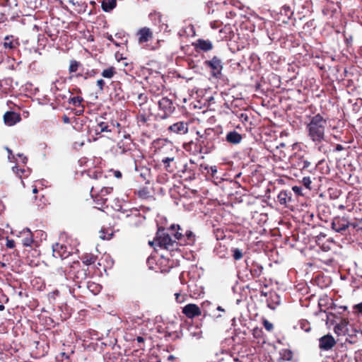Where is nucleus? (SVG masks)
<instances>
[{"label": "nucleus", "mask_w": 362, "mask_h": 362, "mask_svg": "<svg viewBox=\"0 0 362 362\" xmlns=\"http://www.w3.org/2000/svg\"><path fill=\"white\" fill-rule=\"evenodd\" d=\"M298 168L302 171H311V163L308 160H305L303 156L298 158L297 163Z\"/></svg>", "instance_id": "37"}, {"label": "nucleus", "mask_w": 362, "mask_h": 362, "mask_svg": "<svg viewBox=\"0 0 362 362\" xmlns=\"http://www.w3.org/2000/svg\"><path fill=\"white\" fill-rule=\"evenodd\" d=\"M112 187H103L98 192L102 197H107V195L112 193Z\"/></svg>", "instance_id": "52"}, {"label": "nucleus", "mask_w": 362, "mask_h": 362, "mask_svg": "<svg viewBox=\"0 0 362 362\" xmlns=\"http://www.w3.org/2000/svg\"><path fill=\"white\" fill-rule=\"evenodd\" d=\"M116 69L114 66H110L107 69H104L101 75L105 78H112L116 74Z\"/></svg>", "instance_id": "45"}, {"label": "nucleus", "mask_w": 362, "mask_h": 362, "mask_svg": "<svg viewBox=\"0 0 362 362\" xmlns=\"http://www.w3.org/2000/svg\"><path fill=\"white\" fill-rule=\"evenodd\" d=\"M158 108L163 113H158L157 117L165 119L168 118L175 111V107L173 105L172 100L167 97L162 98L158 102Z\"/></svg>", "instance_id": "10"}, {"label": "nucleus", "mask_w": 362, "mask_h": 362, "mask_svg": "<svg viewBox=\"0 0 362 362\" xmlns=\"http://www.w3.org/2000/svg\"><path fill=\"white\" fill-rule=\"evenodd\" d=\"M96 135L102 133H111L115 130V125L112 122H99L92 127Z\"/></svg>", "instance_id": "18"}, {"label": "nucleus", "mask_w": 362, "mask_h": 362, "mask_svg": "<svg viewBox=\"0 0 362 362\" xmlns=\"http://www.w3.org/2000/svg\"><path fill=\"white\" fill-rule=\"evenodd\" d=\"M291 13L290 9L288 8L284 7L281 11L280 13L277 14L278 18L276 20L281 21L284 23H287L289 20Z\"/></svg>", "instance_id": "39"}, {"label": "nucleus", "mask_w": 362, "mask_h": 362, "mask_svg": "<svg viewBox=\"0 0 362 362\" xmlns=\"http://www.w3.org/2000/svg\"><path fill=\"white\" fill-rule=\"evenodd\" d=\"M115 59L118 62L127 60V54L124 53V52H121L119 51H118V52H117L115 53Z\"/></svg>", "instance_id": "54"}, {"label": "nucleus", "mask_w": 362, "mask_h": 362, "mask_svg": "<svg viewBox=\"0 0 362 362\" xmlns=\"http://www.w3.org/2000/svg\"><path fill=\"white\" fill-rule=\"evenodd\" d=\"M66 276L72 279L76 286L81 288V284L84 283L87 278L90 276V271L88 267L81 264L79 261H74L66 270Z\"/></svg>", "instance_id": "4"}, {"label": "nucleus", "mask_w": 362, "mask_h": 362, "mask_svg": "<svg viewBox=\"0 0 362 362\" xmlns=\"http://www.w3.org/2000/svg\"><path fill=\"white\" fill-rule=\"evenodd\" d=\"M182 313L189 319H193L202 315L200 308L194 303H188L182 308Z\"/></svg>", "instance_id": "14"}, {"label": "nucleus", "mask_w": 362, "mask_h": 362, "mask_svg": "<svg viewBox=\"0 0 362 362\" xmlns=\"http://www.w3.org/2000/svg\"><path fill=\"white\" fill-rule=\"evenodd\" d=\"M140 44L148 42L153 37L152 30L147 27L139 29L136 33Z\"/></svg>", "instance_id": "25"}, {"label": "nucleus", "mask_w": 362, "mask_h": 362, "mask_svg": "<svg viewBox=\"0 0 362 362\" xmlns=\"http://www.w3.org/2000/svg\"><path fill=\"white\" fill-rule=\"evenodd\" d=\"M19 238H20L21 243L23 246L29 247L31 248L33 247V246L35 243V240L33 238V234L30 231V229L26 228V229L23 230L20 233Z\"/></svg>", "instance_id": "21"}, {"label": "nucleus", "mask_w": 362, "mask_h": 362, "mask_svg": "<svg viewBox=\"0 0 362 362\" xmlns=\"http://www.w3.org/2000/svg\"><path fill=\"white\" fill-rule=\"evenodd\" d=\"M84 70V67L81 62L75 59L70 60L69 66V73L70 74V78L83 77L84 79H87L88 77L93 76L90 71H87L85 72Z\"/></svg>", "instance_id": "8"}, {"label": "nucleus", "mask_w": 362, "mask_h": 362, "mask_svg": "<svg viewBox=\"0 0 362 362\" xmlns=\"http://www.w3.org/2000/svg\"><path fill=\"white\" fill-rule=\"evenodd\" d=\"M136 119L139 126H148L149 117L146 116L144 113H141L137 115Z\"/></svg>", "instance_id": "46"}, {"label": "nucleus", "mask_w": 362, "mask_h": 362, "mask_svg": "<svg viewBox=\"0 0 362 362\" xmlns=\"http://www.w3.org/2000/svg\"><path fill=\"white\" fill-rule=\"evenodd\" d=\"M327 309H330L333 310V312L327 313V318L328 320H332L331 317L338 318L337 315H343L346 311H347V307L345 305H338L335 303L333 300H331L329 305L327 307Z\"/></svg>", "instance_id": "13"}, {"label": "nucleus", "mask_w": 362, "mask_h": 362, "mask_svg": "<svg viewBox=\"0 0 362 362\" xmlns=\"http://www.w3.org/2000/svg\"><path fill=\"white\" fill-rule=\"evenodd\" d=\"M289 180L288 176L285 175L284 173H281V175L273 174V191L276 188V185H282L285 184L286 181L288 182Z\"/></svg>", "instance_id": "33"}, {"label": "nucleus", "mask_w": 362, "mask_h": 362, "mask_svg": "<svg viewBox=\"0 0 362 362\" xmlns=\"http://www.w3.org/2000/svg\"><path fill=\"white\" fill-rule=\"evenodd\" d=\"M179 35L181 37H194L195 35V30L193 25L189 23L185 25L180 31Z\"/></svg>", "instance_id": "34"}, {"label": "nucleus", "mask_w": 362, "mask_h": 362, "mask_svg": "<svg viewBox=\"0 0 362 362\" xmlns=\"http://www.w3.org/2000/svg\"><path fill=\"white\" fill-rule=\"evenodd\" d=\"M293 358V352L289 349H283L280 352V357L277 360V362H285L286 361H291Z\"/></svg>", "instance_id": "41"}, {"label": "nucleus", "mask_w": 362, "mask_h": 362, "mask_svg": "<svg viewBox=\"0 0 362 362\" xmlns=\"http://www.w3.org/2000/svg\"><path fill=\"white\" fill-rule=\"evenodd\" d=\"M263 325L265 327V329L267 330V331H271L272 330V323L269 322L266 319H264L263 320Z\"/></svg>", "instance_id": "63"}, {"label": "nucleus", "mask_w": 362, "mask_h": 362, "mask_svg": "<svg viewBox=\"0 0 362 362\" xmlns=\"http://www.w3.org/2000/svg\"><path fill=\"white\" fill-rule=\"evenodd\" d=\"M338 318L339 319V322H332V324L336 323V325L334 327V332L339 336V335H345L349 332L348 325H349V322L347 318H345L343 317H340Z\"/></svg>", "instance_id": "19"}, {"label": "nucleus", "mask_w": 362, "mask_h": 362, "mask_svg": "<svg viewBox=\"0 0 362 362\" xmlns=\"http://www.w3.org/2000/svg\"><path fill=\"white\" fill-rule=\"evenodd\" d=\"M197 139L201 146L204 154H208L215 148L214 141L217 139V134L214 129L207 128L203 133L197 132Z\"/></svg>", "instance_id": "6"}, {"label": "nucleus", "mask_w": 362, "mask_h": 362, "mask_svg": "<svg viewBox=\"0 0 362 362\" xmlns=\"http://www.w3.org/2000/svg\"><path fill=\"white\" fill-rule=\"evenodd\" d=\"M100 238L103 239V240H110L111 238V237L112 236V233H105L104 230H101L100 231Z\"/></svg>", "instance_id": "60"}, {"label": "nucleus", "mask_w": 362, "mask_h": 362, "mask_svg": "<svg viewBox=\"0 0 362 362\" xmlns=\"http://www.w3.org/2000/svg\"><path fill=\"white\" fill-rule=\"evenodd\" d=\"M253 337L257 339V343L261 345H264L267 343L264 333L261 328L256 327L252 331Z\"/></svg>", "instance_id": "32"}, {"label": "nucleus", "mask_w": 362, "mask_h": 362, "mask_svg": "<svg viewBox=\"0 0 362 362\" xmlns=\"http://www.w3.org/2000/svg\"><path fill=\"white\" fill-rule=\"evenodd\" d=\"M349 227V221L345 217H335L332 222V228L337 232L342 233Z\"/></svg>", "instance_id": "16"}, {"label": "nucleus", "mask_w": 362, "mask_h": 362, "mask_svg": "<svg viewBox=\"0 0 362 362\" xmlns=\"http://www.w3.org/2000/svg\"><path fill=\"white\" fill-rule=\"evenodd\" d=\"M160 162L163 164L165 170L169 173H173L176 168L177 161H168L165 159L160 160Z\"/></svg>", "instance_id": "42"}, {"label": "nucleus", "mask_w": 362, "mask_h": 362, "mask_svg": "<svg viewBox=\"0 0 362 362\" xmlns=\"http://www.w3.org/2000/svg\"><path fill=\"white\" fill-rule=\"evenodd\" d=\"M148 244L151 246H153L156 244V245L160 248L170 251L177 250V241L172 235L170 227L164 228L159 226L158 228L156 237L153 240L149 241Z\"/></svg>", "instance_id": "2"}, {"label": "nucleus", "mask_w": 362, "mask_h": 362, "mask_svg": "<svg viewBox=\"0 0 362 362\" xmlns=\"http://www.w3.org/2000/svg\"><path fill=\"white\" fill-rule=\"evenodd\" d=\"M355 362H362V350L359 349L354 353Z\"/></svg>", "instance_id": "58"}, {"label": "nucleus", "mask_w": 362, "mask_h": 362, "mask_svg": "<svg viewBox=\"0 0 362 362\" xmlns=\"http://www.w3.org/2000/svg\"><path fill=\"white\" fill-rule=\"evenodd\" d=\"M120 219H123L125 223L130 227H137L142 223L144 217L136 209L131 210L129 213H122L119 216Z\"/></svg>", "instance_id": "9"}, {"label": "nucleus", "mask_w": 362, "mask_h": 362, "mask_svg": "<svg viewBox=\"0 0 362 362\" xmlns=\"http://www.w3.org/2000/svg\"><path fill=\"white\" fill-rule=\"evenodd\" d=\"M105 85V82L103 79H98L97 81V86L99 88L100 91L103 90Z\"/></svg>", "instance_id": "62"}, {"label": "nucleus", "mask_w": 362, "mask_h": 362, "mask_svg": "<svg viewBox=\"0 0 362 362\" xmlns=\"http://www.w3.org/2000/svg\"><path fill=\"white\" fill-rule=\"evenodd\" d=\"M163 86L160 83L159 85L151 83L149 91L155 95H160L163 93Z\"/></svg>", "instance_id": "43"}, {"label": "nucleus", "mask_w": 362, "mask_h": 362, "mask_svg": "<svg viewBox=\"0 0 362 362\" xmlns=\"http://www.w3.org/2000/svg\"><path fill=\"white\" fill-rule=\"evenodd\" d=\"M288 168V164L287 160H273V174L274 175H281V173H284L285 170Z\"/></svg>", "instance_id": "28"}, {"label": "nucleus", "mask_w": 362, "mask_h": 362, "mask_svg": "<svg viewBox=\"0 0 362 362\" xmlns=\"http://www.w3.org/2000/svg\"><path fill=\"white\" fill-rule=\"evenodd\" d=\"M78 7V9L77 10L78 12L81 13V12H85L86 11V7H87V5L81 1H76V5Z\"/></svg>", "instance_id": "59"}, {"label": "nucleus", "mask_w": 362, "mask_h": 362, "mask_svg": "<svg viewBox=\"0 0 362 362\" xmlns=\"http://www.w3.org/2000/svg\"><path fill=\"white\" fill-rule=\"evenodd\" d=\"M205 64L211 69L214 76L217 77L221 74L223 66L221 61L217 57H214L211 60L206 61Z\"/></svg>", "instance_id": "22"}, {"label": "nucleus", "mask_w": 362, "mask_h": 362, "mask_svg": "<svg viewBox=\"0 0 362 362\" xmlns=\"http://www.w3.org/2000/svg\"><path fill=\"white\" fill-rule=\"evenodd\" d=\"M302 184L304 187H305L307 189H310L311 187L310 185L312 183L310 177H304L301 181Z\"/></svg>", "instance_id": "57"}, {"label": "nucleus", "mask_w": 362, "mask_h": 362, "mask_svg": "<svg viewBox=\"0 0 362 362\" xmlns=\"http://www.w3.org/2000/svg\"><path fill=\"white\" fill-rule=\"evenodd\" d=\"M199 170L202 173H206V176H211V177H214L217 173L216 166L209 167L206 165L202 164Z\"/></svg>", "instance_id": "38"}, {"label": "nucleus", "mask_w": 362, "mask_h": 362, "mask_svg": "<svg viewBox=\"0 0 362 362\" xmlns=\"http://www.w3.org/2000/svg\"><path fill=\"white\" fill-rule=\"evenodd\" d=\"M291 193L288 189H282L277 195V202L281 205H286L287 202L291 201Z\"/></svg>", "instance_id": "31"}, {"label": "nucleus", "mask_w": 362, "mask_h": 362, "mask_svg": "<svg viewBox=\"0 0 362 362\" xmlns=\"http://www.w3.org/2000/svg\"><path fill=\"white\" fill-rule=\"evenodd\" d=\"M170 230L178 245H193L196 241V236L189 230H185L180 225L172 224Z\"/></svg>", "instance_id": "5"}, {"label": "nucleus", "mask_w": 362, "mask_h": 362, "mask_svg": "<svg viewBox=\"0 0 362 362\" xmlns=\"http://www.w3.org/2000/svg\"><path fill=\"white\" fill-rule=\"evenodd\" d=\"M133 141L129 135L124 136V139L121 140L117 144L119 153L124 154L130 151L132 148Z\"/></svg>", "instance_id": "27"}, {"label": "nucleus", "mask_w": 362, "mask_h": 362, "mask_svg": "<svg viewBox=\"0 0 362 362\" xmlns=\"http://www.w3.org/2000/svg\"><path fill=\"white\" fill-rule=\"evenodd\" d=\"M13 171L15 174H16L20 178L27 177L29 175V170H25L24 168H19L18 165H16L13 167Z\"/></svg>", "instance_id": "44"}, {"label": "nucleus", "mask_w": 362, "mask_h": 362, "mask_svg": "<svg viewBox=\"0 0 362 362\" xmlns=\"http://www.w3.org/2000/svg\"><path fill=\"white\" fill-rule=\"evenodd\" d=\"M269 136H270V134L267 131L264 132L261 136L262 140L263 141L265 148H267V150H269V147H270Z\"/></svg>", "instance_id": "49"}, {"label": "nucleus", "mask_w": 362, "mask_h": 362, "mask_svg": "<svg viewBox=\"0 0 362 362\" xmlns=\"http://www.w3.org/2000/svg\"><path fill=\"white\" fill-rule=\"evenodd\" d=\"M117 4V0H103L102 1V8L105 12H110L114 9Z\"/></svg>", "instance_id": "40"}, {"label": "nucleus", "mask_w": 362, "mask_h": 362, "mask_svg": "<svg viewBox=\"0 0 362 362\" xmlns=\"http://www.w3.org/2000/svg\"><path fill=\"white\" fill-rule=\"evenodd\" d=\"M183 149L188 152L191 155L197 156L199 154H204L201 146L197 141V138L195 140H192L187 143H185L182 146Z\"/></svg>", "instance_id": "17"}, {"label": "nucleus", "mask_w": 362, "mask_h": 362, "mask_svg": "<svg viewBox=\"0 0 362 362\" xmlns=\"http://www.w3.org/2000/svg\"><path fill=\"white\" fill-rule=\"evenodd\" d=\"M190 122L188 121H178L168 127V132L170 134L185 135L189 131Z\"/></svg>", "instance_id": "11"}, {"label": "nucleus", "mask_w": 362, "mask_h": 362, "mask_svg": "<svg viewBox=\"0 0 362 362\" xmlns=\"http://www.w3.org/2000/svg\"><path fill=\"white\" fill-rule=\"evenodd\" d=\"M97 260V256L92 254H85L81 257V264H84L90 269L92 264H94Z\"/></svg>", "instance_id": "35"}, {"label": "nucleus", "mask_w": 362, "mask_h": 362, "mask_svg": "<svg viewBox=\"0 0 362 362\" xmlns=\"http://www.w3.org/2000/svg\"><path fill=\"white\" fill-rule=\"evenodd\" d=\"M157 155L160 160L175 161L177 158L178 153L173 143L165 140L162 145L158 147Z\"/></svg>", "instance_id": "7"}, {"label": "nucleus", "mask_w": 362, "mask_h": 362, "mask_svg": "<svg viewBox=\"0 0 362 362\" xmlns=\"http://www.w3.org/2000/svg\"><path fill=\"white\" fill-rule=\"evenodd\" d=\"M288 133L281 127L273 130V140L276 142L275 149L273 150V160H287L288 156L285 151L286 146L288 144L286 139Z\"/></svg>", "instance_id": "3"}, {"label": "nucleus", "mask_w": 362, "mask_h": 362, "mask_svg": "<svg viewBox=\"0 0 362 362\" xmlns=\"http://www.w3.org/2000/svg\"><path fill=\"white\" fill-rule=\"evenodd\" d=\"M52 253L55 258L66 259L71 252L68 250L66 245L57 243L52 245Z\"/></svg>", "instance_id": "15"}, {"label": "nucleus", "mask_w": 362, "mask_h": 362, "mask_svg": "<svg viewBox=\"0 0 362 362\" xmlns=\"http://www.w3.org/2000/svg\"><path fill=\"white\" fill-rule=\"evenodd\" d=\"M69 97H68V103L69 105H72L74 107H81V110H78L77 111V115H81L84 110V106L82 105V103L84 102L83 98L81 96L77 95L74 96L73 93L70 91H68Z\"/></svg>", "instance_id": "26"}, {"label": "nucleus", "mask_w": 362, "mask_h": 362, "mask_svg": "<svg viewBox=\"0 0 362 362\" xmlns=\"http://www.w3.org/2000/svg\"><path fill=\"white\" fill-rule=\"evenodd\" d=\"M336 344L334 338L330 335L327 334L319 339V348L321 350L328 351L330 350Z\"/></svg>", "instance_id": "23"}, {"label": "nucleus", "mask_w": 362, "mask_h": 362, "mask_svg": "<svg viewBox=\"0 0 362 362\" xmlns=\"http://www.w3.org/2000/svg\"><path fill=\"white\" fill-rule=\"evenodd\" d=\"M328 118H325L321 114L317 113L310 117L306 124V130L308 138L315 143L320 144L325 141L326 129H327Z\"/></svg>", "instance_id": "1"}, {"label": "nucleus", "mask_w": 362, "mask_h": 362, "mask_svg": "<svg viewBox=\"0 0 362 362\" xmlns=\"http://www.w3.org/2000/svg\"><path fill=\"white\" fill-rule=\"evenodd\" d=\"M5 42L3 45H13L15 44L16 45H19L20 42L18 41V39H14L13 35H8L4 37Z\"/></svg>", "instance_id": "48"}, {"label": "nucleus", "mask_w": 362, "mask_h": 362, "mask_svg": "<svg viewBox=\"0 0 362 362\" xmlns=\"http://www.w3.org/2000/svg\"><path fill=\"white\" fill-rule=\"evenodd\" d=\"M238 117L243 123L249 122L250 117L247 112H241Z\"/></svg>", "instance_id": "56"}, {"label": "nucleus", "mask_w": 362, "mask_h": 362, "mask_svg": "<svg viewBox=\"0 0 362 362\" xmlns=\"http://www.w3.org/2000/svg\"><path fill=\"white\" fill-rule=\"evenodd\" d=\"M331 300L332 299L329 298L326 295L320 298L318 300V306L320 312H324L325 313H328L327 311L328 310L327 307L329 305Z\"/></svg>", "instance_id": "36"}, {"label": "nucleus", "mask_w": 362, "mask_h": 362, "mask_svg": "<svg viewBox=\"0 0 362 362\" xmlns=\"http://www.w3.org/2000/svg\"><path fill=\"white\" fill-rule=\"evenodd\" d=\"M87 287L94 294L98 293L100 290V286L98 284H95L93 282H88Z\"/></svg>", "instance_id": "51"}, {"label": "nucleus", "mask_w": 362, "mask_h": 362, "mask_svg": "<svg viewBox=\"0 0 362 362\" xmlns=\"http://www.w3.org/2000/svg\"><path fill=\"white\" fill-rule=\"evenodd\" d=\"M242 139V135L235 130L228 132L226 136V141L231 144H238Z\"/></svg>", "instance_id": "30"}, {"label": "nucleus", "mask_w": 362, "mask_h": 362, "mask_svg": "<svg viewBox=\"0 0 362 362\" xmlns=\"http://www.w3.org/2000/svg\"><path fill=\"white\" fill-rule=\"evenodd\" d=\"M16 245V243H15V241L12 239H8V238H6V246L8 247V248H13Z\"/></svg>", "instance_id": "61"}, {"label": "nucleus", "mask_w": 362, "mask_h": 362, "mask_svg": "<svg viewBox=\"0 0 362 362\" xmlns=\"http://www.w3.org/2000/svg\"><path fill=\"white\" fill-rule=\"evenodd\" d=\"M214 235L216 238V240H223L226 237V235L224 233V231L221 228H217L214 230Z\"/></svg>", "instance_id": "53"}, {"label": "nucleus", "mask_w": 362, "mask_h": 362, "mask_svg": "<svg viewBox=\"0 0 362 362\" xmlns=\"http://www.w3.org/2000/svg\"><path fill=\"white\" fill-rule=\"evenodd\" d=\"M150 17L153 23L158 26V32L167 33L170 31L167 21L163 18L160 13H151Z\"/></svg>", "instance_id": "12"}, {"label": "nucleus", "mask_w": 362, "mask_h": 362, "mask_svg": "<svg viewBox=\"0 0 362 362\" xmlns=\"http://www.w3.org/2000/svg\"><path fill=\"white\" fill-rule=\"evenodd\" d=\"M89 176L95 180H105V175L100 170H94L89 173Z\"/></svg>", "instance_id": "47"}, {"label": "nucleus", "mask_w": 362, "mask_h": 362, "mask_svg": "<svg viewBox=\"0 0 362 362\" xmlns=\"http://www.w3.org/2000/svg\"><path fill=\"white\" fill-rule=\"evenodd\" d=\"M3 118L7 126H13L21 120V115L13 111L6 112Z\"/></svg>", "instance_id": "24"}, {"label": "nucleus", "mask_w": 362, "mask_h": 362, "mask_svg": "<svg viewBox=\"0 0 362 362\" xmlns=\"http://www.w3.org/2000/svg\"><path fill=\"white\" fill-rule=\"evenodd\" d=\"M233 259L235 260H239L242 257H243V252L242 251L238 249V248H235L233 250Z\"/></svg>", "instance_id": "55"}, {"label": "nucleus", "mask_w": 362, "mask_h": 362, "mask_svg": "<svg viewBox=\"0 0 362 362\" xmlns=\"http://www.w3.org/2000/svg\"><path fill=\"white\" fill-rule=\"evenodd\" d=\"M300 327L305 332H309L311 330V325L310 322L305 320H302L299 322Z\"/></svg>", "instance_id": "50"}, {"label": "nucleus", "mask_w": 362, "mask_h": 362, "mask_svg": "<svg viewBox=\"0 0 362 362\" xmlns=\"http://www.w3.org/2000/svg\"><path fill=\"white\" fill-rule=\"evenodd\" d=\"M273 35H276V37H273V42L275 43L282 44H293L295 42L296 38L292 35H286V36H281L278 35V32L276 31L273 33Z\"/></svg>", "instance_id": "29"}, {"label": "nucleus", "mask_w": 362, "mask_h": 362, "mask_svg": "<svg viewBox=\"0 0 362 362\" xmlns=\"http://www.w3.org/2000/svg\"><path fill=\"white\" fill-rule=\"evenodd\" d=\"M98 187L99 186L93 185L91 187L90 193L95 204V207L98 209H101L106 204L107 197H102L100 193L95 190V188Z\"/></svg>", "instance_id": "20"}, {"label": "nucleus", "mask_w": 362, "mask_h": 362, "mask_svg": "<svg viewBox=\"0 0 362 362\" xmlns=\"http://www.w3.org/2000/svg\"><path fill=\"white\" fill-rule=\"evenodd\" d=\"M354 309L355 310L356 313L362 314V302L355 305L354 306Z\"/></svg>", "instance_id": "64"}]
</instances>
